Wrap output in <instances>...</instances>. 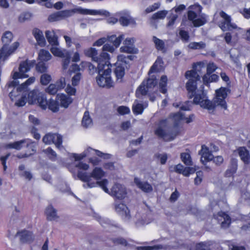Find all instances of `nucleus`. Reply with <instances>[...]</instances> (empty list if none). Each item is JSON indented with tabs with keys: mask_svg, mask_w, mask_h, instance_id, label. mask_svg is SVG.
Wrapping results in <instances>:
<instances>
[{
	"mask_svg": "<svg viewBox=\"0 0 250 250\" xmlns=\"http://www.w3.org/2000/svg\"><path fill=\"white\" fill-rule=\"evenodd\" d=\"M75 168H77V175L78 178L84 183L83 187L84 188H93L99 186L102 189L104 187L107 186L108 181L107 179H103L99 181L105 175V172L103 170L98 167H96L93 169L92 172L88 173L83 170L88 169L89 166L88 164L82 162H75L74 163Z\"/></svg>",
	"mask_w": 250,
	"mask_h": 250,
	"instance_id": "1",
	"label": "nucleus"
},
{
	"mask_svg": "<svg viewBox=\"0 0 250 250\" xmlns=\"http://www.w3.org/2000/svg\"><path fill=\"white\" fill-rule=\"evenodd\" d=\"M229 91L228 88L223 87L216 89V96L213 102L208 100L206 93L202 90L198 91L195 94L193 102L209 111L213 110L216 106H219L222 109L227 110L228 106L225 99Z\"/></svg>",
	"mask_w": 250,
	"mask_h": 250,
	"instance_id": "2",
	"label": "nucleus"
},
{
	"mask_svg": "<svg viewBox=\"0 0 250 250\" xmlns=\"http://www.w3.org/2000/svg\"><path fill=\"white\" fill-rule=\"evenodd\" d=\"M220 16L222 18V21L219 22L218 25L222 31H234L227 32L225 34L224 39L226 43L231 45L235 44L238 40V35L242 33V29L238 27L235 23L231 22V17L224 11L220 12Z\"/></svg>",
	"mask_w": 250,
	"mask_h": 250,
	"instance_id": "3",
	"label": "nucleus"
},
{
	"mask_svg": "<svg viewBox=\"0 0 250 250\" xmlns=\"http://www.w3.org/2000/svg\"><path fill=\"white\" fill-rule=\"evenodd\" d=\"M205 66V64L204 62H198L193 64L192 70L187 71L185 73V77L188 80L186 83V88L190 94V97L193 96L195 94L197 82L200 79L199 74L201 73L202 69Z\"/></svg>",
	"mask_w": 250,
	"mask_h": 250,
	"instance_id": "4",
	"label": "nucleus"
},
{
	"mask_svg": "<svg viewBox=\"0 0 250 250\" xmlns=\"http://www.w3.org/2000/svg\"><path fill=\"white\" fill-rule=\"evenodd\" d=\"M75 13H79L83 15H96L101 14L100 11L84 9L81 7H77L70 10L60 11L49 15L48 20L50 22H54L62 20L64 18L70 17Z\"/></svg>",
	"mask_w": 250,
	"mask_h": 250,
	"instance_id": "5",
	"label": "nucleus"
},
{
	"mask_svg": "<svg viewBox=\"0 0 250 250\" xmlns=\"http://www.w3.org/2000/svg\"><path fill=\"white\" fill-rule=\"evenodd\" d=\"M111 66L109 61L105 64L100 62L97 66L98 75L96 77V82L99 86L110 88L113 86L114 83L111 77Z\"/></svg>",
	"mask_w": 250,
	"mask_h": 250,
	"instance_id": "6",
	"label": "nucleus"
},
{
	"mask_svg": "<svg viewBox=\"0 0 250 250\" xmlns=\"http://www.w3.org/2000/svg\"><path fill=\"white\" fill-rule=\"evenodd\" d=\"M13 38V34L10 31H6L2 35L1 40L3 45L0 49V62L7 60L9 57L13 54L19 47L20 44L17 42H14L10 46L9 45Z\"/></svg>",
	"mask_w": 250,
	"mask_h": 250,
	"instance_id": "7",
	"label": "nucleus"
},
{
	"mask_svg": "<svg viewBox=\"0 0 250 250\" xmlns=\"http://www.w3.org/2000/svg\"><path fill=\"white\" fill-rule=\"evenodd\" d=\"M34 61L26 60L21 62L19 65L18 71L14 69L11 76L13 81L10 82L8 85L9 87H15L19 84V82L17 79L26 78L28 75L26 73L29 71L35 64Z\"/></svg>",
	"mask_w": 250,
	"mask_h": 250,
	"instance_id": "8",
	"label": "nucleus"
},
{
	"mask_svg": "<svg viewBox=\"0 0 250 250\" xmlns=\"http://www.w3.org/2000/svg\"><path fill=\"white\" fill-rule=\"evenodd\" d=\"M191 10L188 12V19L192 21L194 26L199 27L204 25L207 21L206 15L200 16L202 10L200 5L195 4L190 7Z\"/></svg>",
	"mask_w": 250,
	"mask_h": 250,
	"instance_id": "9",
	"label": "nucleus"
},
{
	"mask_svg": "<svg viewBox=\"0 0 250 250\" xmlns=\"http://www.w3.org/2000/svg\"><path fill=\"white\" fill-rule=\"evenodd\" d=\"M157 80L155 77L152 76L146 81H144L137 88L136 91L137 97L140 98L145 95L147 92L151 93L157 89Z\"/></svg>",
	"mask_w": 250,
	"mask_h": 250,
	"instance_id": "10",
	"label": "nucleus"
},
{
	"mask_svg": "<svg viewBox=\"0 0 250 250\" xmlns=\"http://www.w3.org/2000/svg\"><path fill=\"white\" fill-rule=\"evenodd\" d=\"M27 102L30 104H38L42 109L47 108V101L45 95L38 90H34L28 95Z\"/></svg>",
	"mask_w": 250,
	"mask_h": 250,
	"instance_id": "11",
	"label": "nucleus"
},
{
	"mask_svg": "<svg viewBox=\"0 0 250 250\" xmlns=\"http://www.w3.org/2000/svg\"><path fill=\"white\" fill-rule=\"evenodd\" d=\"M155 134L167 141L173 140L175 136L170 132L167 120H162L157 124Z\"/></svg>",
	"mask_w": 250,
	"mask_h": 250,
	"instance_id": "12",
	"label": "nucleus"
},
{
	"mask_svg": "<svg viewBox=\"0 0 250 250\" xmlns=\"http://www.w3.org/2000/svg\"><path fill=\"white\" fill-rule=\"evenodd\" d=\"M103 190L105 193L119 200L125 199L127 195L125 188L119 184H114L110 190L107 188V186H105V187H104Z\"/></svg>",
	"mask_w": 250,
	"mask_h": 250,
	"instance_id": "13",
	"label": "nucleus"
},
{
	"mask_svg": "<svg viewBox=\"0 0 250 250\" xmlns=\"http://www.w3.org/2000/svg\"><path fill=\"white\" fill-rule=\"evenodd\" d=\"M84 54L86 56L92 58V60L99 65L100 62L102 63H108L109 60V55L106 52H102L99 56H98L97 51L95 48H90L84 50Z\"/></svg>",
	"mask_w": 250,
	"mask_h": 250,
	"instance_id": "14",
	"label": "nucleus"
},
{
	"mask_svg": "<svg viewBox=\"0 0 250 250\" xmlns=\"http://www.w3.org/2000/svg\"><path fill=\"white\" fill-rule=\"evenodd\" d=\"M42 141L46 145L54 144L56 147L60 150L63 149L62 145V137L59 134L48 133L46 134L42 138Z\"/></svg>",
	"mask_w": 250,
	"mask_h": 250,
	"instance_id": "15",
	"label": "nucleus"
},
{
	"mask_svg": "<svg viewBox=\"0 0 250 250\" xmlns=\"http://www.w3.org/2000/svg\"><path fill=\"white\" fill-rule=\"evenodd\" d=\"M135 41L136 40L134 38H126L123 42L124 45L120 48V51L130 54L138 53V49L134 45Z\"/></svg>",
	"mask_w": 250,
	"mask_h": 250,
	"instance_id": "16",
	"label": "nucleus"
},
{
	"mask_svg": "<svg viewBox=\"0 0 250 250\" xmlns=\"http://www.w3.org/2000/svg\"><path fill=\"white\" fill-rule=\"evenodd\" d=\"M24 146L31 147L32 151L33 153L35 151V144L29 139H24L20 141L15 142L13 143L8 144L7 145V147L19 150Z\"/></svg>",
	"mask_w": 250,
	"mask_h": 250,
	"instance_id": "17",
	"label": "nucleus"
},
{
	"mask_svg": "<svg viewBox=\"0 0 250 250\" xmlns=\"http://www.w3.org/2000/svg\"><path fill=\"white\" fill-rule=\"evenodd\" d=\"M115 209L120 215L126 220L130 219L129 211L125 205L123 203H115Z\"/></svg>",
	"mask_w": 250,
	"mask_h": 250,
	"instance_id": "18",
	"label": "nucleus"
},
{
	"mask_svg": "<svg viewBox=\"0 0 250 250\" xmlns=\"http://www.w3.org/2000/svg\"><path fill=\"white\" fill-rule=\"evenodd\" d=\"M199 153L201 155V161L203 164L212 160L213 158V156L209 151V148L205 145L202 146V149Z\"/></svg>",
	"mask_w": 250,
	"mask_h": 250,
	"instance_id": "19",
	"label": "nucleus"
},
{
	"mask_svg": "<svg viewBox=\"0 0 250 250\" xmlns=\"http://www.w3.org/2000/svg\"><path fill=\"white\" fill-rule=\"evenodd\" d=\"M32 34L36 40L37 44L41 47H43L46 44V41L42 32L38 28L32 30Z\"/></svg>",
	"mask_w": 250,
	"mask_h": 250,
	"instance_id": "20",
	"label": "nucleus"
},
{
	"mask_svg": "<svg viewBox=\"0 0 250 250\" xmlns=\"http://www.w3.org/2000/svg\"><path fill=\"white\" fill-rule=\"evenodd\" d=\"M56 100L60 103L61 106L65 108H67L73 101L72 98L64 94H58Z\"/></svg>",
	"mask_w": 250,
	"mask_h": 250,
	"instance_id": "21",
	"label": "nucleus"
},
{
	"mask_svg": "<svg viewBox=\"0 0 250 250\" xmlns=\"http://www.w3.org/2000/svg\"><path fill=\"white\" fill-rule=\"evenodd\" d=\"M236 151L244 163L246 165L249 164L250 163V154L249 150L245 147H239Z\"/></svg>",
	"mask_w": 250,
	"mask_h": 250,
	"instance_id": "22",
	"label": "nucleus"
},
{
	"mask_svg": "<svg viewBox=\"0 0 250 250\" xmlns=\"http://www.w3.org/2000/svg\"><path fill=\"white\" fill-rule=\"evenodd\" d=\"M214 216L219 222H221V227L223 228H228L230 224V217L224 212H219Z\"/></svg>",
	"mask_w": 250,
	"mask_h": 250,
	"instance_id": "23",
	"label": "nucleus"
},
{
	"mask_svg": "<svg viewBox=\"0 0 250 250\" xmlns=\"http://www.w3.org/2000/svg\"><path fill=\"white\" fill-rule=\"evenodd\" d=\"M50 51L54 56L56 57L63 58V57L68 56V51L61 48L59 44L51 46Z\"/></svg>",
	"mask_w": 250,
	"mask_h": 250,
	"instance_id": "24",
	"label": "nucleus"
},
{
	"mask_svg": "<svg viewBox=\"0 0 250 250\" xmlns=\"http://www.w3.org/2000/svg\"><path fill=\"white\" fill-rule=\"evenodd\" d=\"M134 183L136 186L145 192H150L153 190L152 186L147 182H142L139 178L134 179Z\"/></svg>",
	"mask_w": 250,
	"mask_h": 250,
	"instance_id": "25",
	"label": "nucleus"
},
{
	"mask_svg": "<svg viewBox=\"0 0 250 250\" xmlns=\"http://www.w3.org/2000/svg\"><path fill=\"white\" fill-rule=\"evenodd\" d=\"M18 170L19 175L25 180L30 181L32 179V174L29 170L26 169L24 165H20L18 167Z\"/></svg>",
	"mask_w": 250,
	"mask_h": 250,
	"instance_id": "26",
	"label": "nucleus"
},
{
	"mask_svg": "<svg viewBox=\"0 0 250 250\" xmlns=\"http://www.w3.org/2000/svg\"><path fill=\"white\" fill-rule=\"evenodd\" d=\"M46 38L51 45V46L59 45V42L58 41V38L56 36V33H55L54 30L49 31L47 30L45 32Z\"/></svg>",
	"mask_w": 250,
	"mask_h": 250,
	"instance_id": "27",
	"label": "nucleus"
},
{
	"mask_svg": "<svg viewBox=\"0 0 250 250\" xmlns=\"http://www.w3.org/2000/svg\"><path fill=\"white\" fill-rule=\"evenodd\" d=\"M21 240L22 242L30 243L34 239V236L33 233L28 230H23L19 233Z\"/></svg>",
	"mask_w": 250,
	"mask_h": 250,
	"instance_id": "28",
	"label": "nucleus"
},
{
	"mask_svg": "<svg viewBox=\"0 0 250 250\" xmlns=\"http://www.w3.org/2000/svg\"><path fill=\"white\" fill-rule=\"evenodd\" d=\"M45 214L47 219L49 220H56L58 218L57 210L52 206L47 207Z\"/></svg>",
	"mask_w": 250,
	"mask_h": 250,
	"instance_id": "29",
	"label": "nucleus"
},
{
	"mask_svg": "<svg viewBox=\"0 0 250 250\" xmlns=\"http://www.w3.org/2000/svg\"><path fill=\"white\" fill-rule=\"evenodd\" d=\"M147 106V104L145 103L144 104L139 103L137 100H136L132 106V110L134 114L136 115L141 114L144 109Z\"/></svg>",
	"mask_w": 250,
	"mask_h": 250,
	"instance_id": "30",
	"label": "nucleus"
},
{
	"mask_svg": "<svg viewBox=\"0 0 250 250\" xmlns=\"http://www.w3.org/2000/svg\"><path fill=\"white\" fill-rule=\"evenodd\" d=\"M35 81V78L34 77L29 78L24 83H21L16 88V92L20 93L26 89L27 87L33 83Z\"/></svg>",
	"mask_w": 250,
	"mask_h": 250,
	"instance_id": "31",
	"label": "nucleus"
},
{
	"mask_svg": "<svg viewBox=\"0 0 250 250\" xmlns=\"http://www.w3.org/2000/svg\"><path fill=\"white\" fill-rule=\"evenodd\" d=\"M163 64V62L162 59L160 57H158L153 65L151 67L149 74H150V73L160 71L162 68Z\"/></svg>",
	"mask_w": 250,
	"mask_h": 250,
	"instance_id": "32",
	"label": "nucleus"
},
{
	"mask_svg": "<svg viewBox=\"0 0 250 250\" xmlns=\"http://www.w3.org/2000/svg\"><path fill=\"white\" fill-rule=\"evenodd\" d=\"M124 38V35L123 34H121L119 35L118 37H116V35H113L108 37V40L112 42L114 45L115 46V48H117L119 46L122 41Z\"/></svg>",
	"mask_w": 250,
	"mask_h": 250,
	"instance_id": "33",
	"label": "nucleus"
},
{
	"mask_svg": "<svg viewBox=\"0 0 250 250\" xmlns=\"http://www.w3.org/2000/svg\"><path fill=\"white\" fill-rule=\"evenodd\" d=\"M119 22L123 26H127L130 24L134 23L135 21L133 18L127 14L121 16L119 19Z\"/></svg>",
	"mask_w": 250,
	"mask_h": 250,
	"instance_id": "34",
	"label": "nucleus"
},
{
	"mask_svg": "<svg viewBox=\"0 0 250 250\" xmlns=\"http://www.w3.org/2000/svg\"><path fill=\"white\" fill-rule=\"evenodd\" d=\"M193 115L190 116L188 118H185L183 113L181 112H179L175 114L173 116V119L175 121H181L184 120L187 123H190L193 119Z\"/></svg>",
	"mask_w": 250,
	"mask_h": 250,
	"instance_id": "35",
	"label": "nucleus"
},
{
	"mask_svg": "<svg viewBox=\"0 0 250 250\" xmlns=\"http://www.w3.org/2000/svg\"><path fill=\"white\" fill-rule=\"evenodd\" d=\"M167 78L166 76L163 75L161 77L159 87L160 91L164 93H166L167 91Z\"/></svg>",
	"mask_w": 250,
	"mask_h": 250,
	"instance_id": "36",
	"label": "nucleus"
},
{
	"mask_svg": "<svg viewBox=\"0 0 250 250\" xmlns=\"http://www.w3.org/2000/svg\"><path fill=\"white\" fill-rule=\"evenodd\" d=\"M38 57L41 61H48L51 59L52 56L48 51L42 49L39 53Z\"/></svg>",
	"mask_w": 250,
	"mask_h": 250,
	"instance_id": "37",
	"label": "nucleus"
},
{
	"mask_svg": "<svg viewBox=\"0 0 250 250\" xmlns=\"http://www.w3.org/2000/svg\"><path fill=\"white\" fill-rule=\"evenodd\" d=\"M86 149H91V150H88L87 151V153H86L87 156H90L91 155H93V154H96L99 157H103L104 158H109V154H104L98 150L92 149L91 147H88V148H86Z\"/></svg>",
	"mask_w": 250,
	"mask_h": 250,
	"instance_id": "38",
	"label": "nucleus"
},
{
	"mask_svg": "<svg viewBox=\"0 0 250 250\" xmlns=\"http://www.w3.org/2000/svg\"><path fill=\"white\" fill-rule=\"evenodd\" d=\"M82 125L85 127H89L92 125V120L89 117L88 111H85L84 113L82 120Z\"/></svg>",
	"mask_w": 250,
	"mask_h": 250,
	"instance_id": "39",
	"label": "nucleus"
},
{
	"mask_svg": "<svg viewBox=\"0 0 250 250\" xmlns=\"http://www.w3.org/2000/svg\"><path fill=\"white\" fill-rule=\"evenodd\" d=\"M53 112H58L59 110V104L58 101H54L50 100L48 102H47V107Z\"/></svg>",
	"mask_w": 250,
	"mask_h": 250,
	"instance_id": "40",
	"label": "nucleus"
},
{
	"mask_svg": "<svg viewBox=\"0 0 250 250\" xmlns=\"http://www.w3.org/2000/svg\"><path fill=\"white\" fill-rule=\"evenodd\" d=\"M95 63L96 64H92L90 62H82L81 65L82 67H88L89 72L93 74L98 70L97 64Z\"/></svg>",
	"mask_w": 250,
	"mask_h": 250,
	"instance_id": "41",
	"label": "nucleus"
},
{
	"mask_svg": "<svg viewBox=\"0 0 250 250\" xmlns=\"http://www.w3.org/2000/svg\"><path fill=\"white\" fill-rule=\"evenodd\" d=\"M181 158L182 162L187 166L192 165V161L190 154L187 152L181 154Z\"/></svg>",
	"mask_w": 250,
	"mask_h": 250,
	"instance_id": "42",
	"label": "nucleus"
},
{
	"mask_svg": "<svg viewBox=\"0 0 250 250\" xmlns=\"http://www.w3.org/2000/svg\"><path fill=\"white\" fill-rule=\"evenodd\" d=\"M206 46V43L203 42H192L188 44V47L192 49H204Z\"/></svg>",
	"mask_w": 250,
	"mask_h": 250,
	"instance_id": "43",
	"label": "nucleus"
},
{
	"mask_svg": "<svg viewBox=\"0 0 250 250\" xmlns=\"http://www.w3.org/2000/svg\"><path fill=\"white\" fill-rule=\"evenodd\" d=\"M237 169V162L235 159H233L231 162L230 167L227 170L226 174L229 176L230 175L234 173Z\"/></svg>",
	"mask_w": 250,
	"mask_h": 250,
	"instance_id": "44",
	"label": "nucleus"
},
{
	"mask_svg": "<svg viewBox=\"0 0 250 250\" xmlns=\"http://www.w3.org/2000/svg\"><path fill=\"white\" fill-rule=\"evenodd\" d=\"M115 73L117 79L118 80H120V81H121V79L123 77V76L125 75V69L124 67L122 66H120V65H118L115 70Z\"/></svg>",
	"mask_w": 250,
	"mask_h": 250,
	"instance_id": "45",
	"label": "nucleus"
},
{
	"mask_svg": "<svg viewBox=\"0 0 250 250\" xmlns=\"http://www.w3.org/2000/svg\"><path fill=\"white\" fill-rule=\"evenodd\" d=\"M153 41L157 49L159 50H163L164 49L165 43L163 41L154 36L153 37Z\"/></svg>",
	"mask_w": 250,
	"mask_h": 250,
	"instance_id": "46",
	"label": "nucleus"
},
{
	"mask_svg": "<svg viewBox=\"0 0 250 250\" xmlns=\"http://www.w3.org/2000/svg\"><path fill=\"white\" fill-rule=\"evenodd\" d=\"M91 149H85L81 154L73 153L71 156L75 159V161H80L87 156V151Z\"/></svg>",
	"mask_w": 250,
	"mask_h": 250,
	"instance_id": "47",
	"label": "nucleus"
},
{
	"mask_svg": "<svg viewBox=\"0 0 250 250\" xmlns=\"http://www.w3.org/2000/svg\"><path fill=\"white\" fill-rule=\"evenodd\" d=\"M82 78L81 73L80 72H77L76 74L72 77L71 82L72 85L73 86H76L78 85L80 82V80Z\"/></svg>",
	"mask_w": 250,
	"mask_h": 250,
	"instance_id": "48",
	"label": "nucleus"
},
{
	"mask_svg": "<svg viewBox=\"0 0 250 250\" xmlns=\"http://www.w3.org/2000/svg\"><path fill=\"white\" fill-rule=\"evenodd\" d=\"M58 90L59 89L57 86L55 84L53 83L50 84L45 90L46 92L51 95L55 94Z\"/></svg>",
	"mask_w": 250,
	"mask_h": 250,
	"instance_id": "49",
	"label": "nucleus"
},
{
	"mask_svg": "<svg viewBox=\"0 0 250 250\" xmlns=\"http://www.w3.org/2000/svg\"><path fill=\"white\" fill-rule=\"evenodd\" d=\"M51 80V76L47 74H43L41 77V83L43 85H47Z\"/></svg>",
	"mask_w": 250,
	"mask_h": 250,
	"instance_id": "50",
	"label": "nucleus"
},
{
	"mask_svg": "<svg viewBox=\"0 0 250 250\" xmlns=\"http://www.w3.org/2000/svg\"><path fill=\"white\" fill-rule=\"evenodd\" d=\"M66 92L70 96H74L76 92V89L72 85L68 84L65 89Z\"/></svg>",
	"mask_w": 250,
	"mask_h": 250,
	"instance_id": "51",
	"label": "nucleus"
},
{
	"mask_svg": "<svg viewBox=\"0 0 250 250\" xmlns=\"http://www.w3.org/2000/svg\"><path fill=\"white\" fill-rule=\"evenodd\" d=\"M167 13V11H160L153 14V15L152 16V18L155 20L158 19H164L166 17Z\"/></svg>",
	"mask_w": 250,
	"mask_h": 250,
	"instance_id": "52",
	"label": "nucleus"
},
{
	"mask_svg": "<svg viewBox=\"0 0 250 250\" xmlns=\"http://www.w3.org/2000/svg\"><path fill=\"white\" fill-rule=\"evenodd\" d=\"M217 69V66L212 62H209L207 65V72L212 74Z\"/></svg>",
	"mask_w": 250,
	"mask_h": 250,
	"instance_id": "53",
	"label": "nucleus"
},
{
	"mask_svg": "<svg viewBox=\"0 0 250 250\" xmlns=\"http://www.w3.org/2000/svg\"><path fill=\"white\" fill-rule=\"evenodd\" d=\"M196 169L193 167H185L181 174L185 176H188L190 174L194 173Z\"/></svg>",
	"mask_w": 250,
	"mask_h": 250,
	"instance_id": "54",
	"label": "nucleus"
},
{
	"mask_svg": "<svg viewBox=\"0 0 250 250\" xmlns=\"http://www.w3.org/2000/svg\"><path fill=\"white\" fill-rule=\"evenodd\" d=\"M173 106L177 107H179L180 109L182 110H189L190 109V102L188 101L187 102L184 104L181 105L174 103L173 104Z\"/></svg>",
	"mask_w": 250,
	"mask_h": 250,
	"instance_id": "55",
	"label": "nucleus"
},
{
	"mask_svg": "<svg viewBox=\"0 0 250 250\" xmlns=\"http://www.w3.org/2000/svg\"><path fill=\"white\" fill-rule=\"evenodd\" d=\"M47 69V66L42 62H39L36 65V70L37 71L43 73L46 71Z\"/></svg>",
	"mask_w": 250,
	"mask_h": 250,
	"instance_id": "56",
	"label": "nucleus"
},
{
	"mask_svg": "<svg viewBox=\"0 0 250 250\" xmlns=\"http://www.w3.org/2000/svg\"><path fill=\"white\" fill-rule=\"evenodd\" d=\"M155 157L156 158L160 160V163L162 165L165 164L166 163L167 160V155L165 153L156 154L155 155Z\"/></svg>",
	"mask_w": 250,
	"mask_h": 250,
	"instance_id": "57",
	"label": "nucleus"
},
{
	"mask_svg": "<svg viewBox=\"0 0 250 250\" xmlns=\"http://www.w3.org/2000/svg\"><path fill=\"white\" fill-rule=\"evenodd\" d=\"M31 17L30 13H24L21 14L19 17V21L21 22H24L26 21L29 20Z\"/></svg>",
	"mask_w": 250,
	"mask_h": 250,
	"instance_id": "58",
	"label": "nucleus"
},
{
	"mask_svg": "<svg viewBox=\"0 0 250 250\" xmlns=\"http://www.w3.org/2000/svg\"><path fill=\"white\" fill-rule=\"evenodd\" d=\"M54 6V7L56 9H60L62 8L63 3L62 2H58L56 3L55 4L53 5L51 2H47L45 3V6L47 8H51Z\"/></svg>",
	"mask_w": 250,
	"mask_h": 250,
	"instance_id": "59",
	"label": "nucleus"
},
{
	"mask_svg": "<svg viewBox=\"0 0 250 250\" xmlns=\"http://www.w3.org/2000/svg\"><path fill=\"white\" fill-rule=\"evenodd\" d=\"M131 56H128L127 57H126L124 55H120L117 57V64L120 65L121 64L119 63V62H121L122 63H126V60L128 59H130Z\"/></svg>",
	"mask_w": 250,
	"mask_h": 250,
	"instance_id": "60",
	"label": "nucleus"
},
{
	"mask_svg": "<svg viewBox=\"0 0 250 250\" xmlns=\"http://www.w3.org/2000/svg\"><path fill=\"white\" fill-rule=\"evenodd\" d=\"M55 84L57 86L59 90L63 89L66 85L65 79L64 77H61L60 80L56 82Z\"/></svg>",
	"mask_w": 250,
	"mask_h": 250,
	"instance_id": "61",
	"label": "nucleus"
},
{
	"mask_svg": "<svg viewBox=\"0 0 250 250\" xmlns=\"http://www.w3.org/2000/svg\"><path fill=\"white\" fill-rule=\"evenodd\" d=\"M44 151L48 155L50 159H55L56 158L57 154L56 152L51 148L48 147Z\"/></svg>",
	"mask_w": 250,
	"mask_h": 250,
	"instance_id": "62",
	"label": "nucleus"
},
{
	"mask_svg": "<svg viewBox=\"0 0 250 250\" xmlns=\"http://www.w3.org/2000/svg\"><path fill=\"white\" fill-rule=\"evenodd\" d=\"M160 4L159 3H155L152 5L149 6L146 9V13L152 12L159 8Z\"/></svg>",
	"mask_w": 250,
	"mask_h": 250,
	"instance_id": "63",
	"label": "nucleus"
},
{
	"mask_svg": "<svg viewBox=\"0 0 250 250\" xmlns=\"http://www.w3.org/2000/svg\"><path fill=\"white\" fill-rule=\"evenodd\" d=\"M118 112L121 115L128 114L130 112V109L128 107L125 106H119L117 109Z\"/></svg>",
	"mask_w": 250,
	"mask_h": 250,
	"instance_id": "64",
	"label": "nucleus"
}]
</instances>
